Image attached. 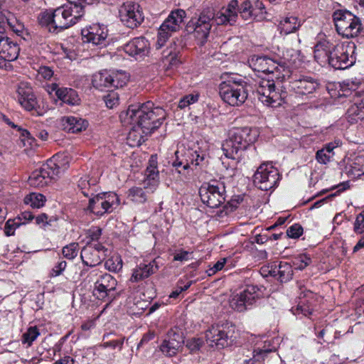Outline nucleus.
Returning <instances> with one entry per match:
<instances>
[{
    "label": "nucleus",
    "mask_w": 364,
    "mask_h": 364,
    "mask_svg": "<svg viewBox=\"0 0 364 364\" xmlns=\"http://www.w3.org/2000/svg\"><path fill=\"white\" fill-rule=\"evenodd\" d=\"M186 17V12L181 9H177L170 12L159 28L155 45L156 49L162 48L171 35L182 28Z\"/></svg>",
    "instance_id": "nucleus-10"
},
{
    "label": "nucleus",
    "mask_w": 364,
    "mask_h": 364,
    "mask_svg": "<svg viewBox=\"0 0 364 364\" xmlns=\"http://www.w3.org/2000/svg\"><path fill=\"white\" fill-rule=\"evenodd\" d=\"M301 21L296 16H287L282 19L278 25L281 34L288 35L296 31L301 26Z\"/></svg>",
    "instance_id": "nucleus-36"
},
{
    "label": "nucleus",
    "mask_w": 364,
    "mask_h": 364,
    "mask_svg": "<svg viewBox=\"0 0 364 364\" xmlns=\"http://www.w3.org/2000/svg\"><path fill=\"white\" fill-rule=\"evenodd\" d=\"M149 43L143 36L134 38L123 46V50L129 56L141 60L149 53Z\"/></svg>",
    "instance_id": "nucleus-24"
},
{
    "label": "nucleus",
    "mask_w": 364,
    "mask_h": 364,
    "mask_svg": "<svg viewBox=\"0 0 364 364\" xmlns=\"http://www.w3.org/2000/svg\"><path fill=\"white\" fill-rule=\"evenodd\" d=\"M61 124L64 130L71 133H77L86 129L88 122L79 117L67 116L61 119Z\"/></svg>",
    "instance_id": "nucleus-29"
},
{
    "label": "nucleus",
    "mask_w": 364,
    "mask_h": 364,
    "mask_svg": "<svg viewBox=\"0 0 364 364\" xmlns=\"http://www.w3.org/2000/svg\"><path fill=\"white\" fill-rule=\"evenodd\" d=\"M100 1L68 0V4L41 13L39 23L50 32L58 33L76 24L84 16L87 5L98 4Z\"/></svg>",
    "instance_id": "nucleus-1"
},
{
    "label": "nucleus",
    "mask_w": 364,
    "mask_h": 364,
    "mask_svg": "<svg viewBox=\"0 0 364 364\" xmlns=\"http://www.w3.org/2000/svg\"><path fill=\"white\" fill-rule=\"evenodd\" d=\"M214 10L206 8L199 14L198 17L192 18L187 23V31L193 34L198 45L202 46L207 42L214 23Z\"/></svg>",
    "instance_id": "nucleus-8"
},
{
    "label": "nucleus",
    "mask_w": 364,
    "mask_h": 364,
    "mask_svg": "<svg viewBox=\"0 0 364 364\" xmlns=\"http://www.w3.org/2000/svg\"><path fill=\"white\" fill-rule=\"evenodd\" d=\"M119 16L126 27L132 29L140 26L144 18L139 4L133 1H127L119 7Z\"/></svg>",
    "instance_id": "nucleus-17"
},
{
    "label": "nucleus",
    "mask_w": 364,
    "mask_h": 364,
    "mask_svg": "<svg viewBox=\"0 0 364 364\" xmlns=\"http://www.w3.org/2000/svg\"><path fill=\"white\" fill-rule=\"evenodd\" d=\"M113 80L111 76V72L104 70L95 74L92 77V82L95 87L99 90L111 87V81Z\"/></svg>",
    "instance_id": "nucleus-40"
},
{
    "label": "nucleus",
    "mask_w": 364,
    "mask_h": 364,
    "mask_svg": "<svg viewBox=\"0 0 364 364\" xmlns=\"http://www.w3.org/2000/svg\"><path fill=\"white\" fill-rule=\"evenodd\" d=\"M314 331L318 338V343L320 344L331 343L337 338V331L332 326L327 325L323 328L318 330V326H316Z\"/></svg>",
    "instance_id": "nucleus-37"
},
{
    "label": "nucleus",
    "mask_w": 364,
    "mask_h": 364,
    "mask_svg": "<svg viewBox=\"0 0 364 364\" xmlns=\"http://www.w3.org/2000/svg\"><path fill=\"white\" fill-rule=\"evenodd\" d=\"M119 198L114 192L102 193L90 198L87 210L97 215L112 213L119 205Z\"/></svg>",
    "instance_id": "nucleus-12"
},
{
    "label": "nucleus",
    "mask_w": 364,
    "mask_h": 364,
    "mask_svg": "<svg viewBox=\"0 0 364 364\" xmlns=\"http://www.w3.org/2000/svg\"><path fill=\"white\" fill-rule=\"evenodd\" d=\"M107 249L100 242L85 245L81 250L80 258L83 264L94 267L102 263L107 255Z\"/></svg>",
    "instance_id": "nucleus-20"
},
{
    "label": "nucleus",
    "mask_w": 364,
    "mask_h": 364,
    "mask_svg": "<svg viewBox=\"0 0 364 364\" xmlns=\"http://www.w3.org/2000/svg\"><path fill=\"white\" fill-rule=\"evenodd\" d=\"M242 198L237 196L232 198L228 203L224 206V211L225 214L233 212L237 208L238 205L242 201Z\"/></svg>",
    "instance_id": "nucleus-63"
},
{
    "label": "nucleus",
    "mask_w": 364,
    "mask_h": 364,
    "mask_svg": "<svg viewBox=\"0 0 364 364\" xmlns=\"http://www.w3.org/2000/svg\"><path fill=\"white\" fill-rule=\"evenodd\" d=\"M273 87H275V82L274 80L262 79L260 80L256 88V92L257 93L258 98L261 102L267 100L265 92L268 89H272Z\"/></svg>",
    "instance_id": "nucleus-47"
},
{
    "label": "nucleus",
    "mask_w": 364,
    "mask_h": 364,
    "mask_svg": "<svg viewBox=\"0 0 364 364\" xmlns=\"http://www.w3.org/2000/svg\"><path fill=\"white\" fill-rule=\"evenodd\" d=\"M267 61V66H268V68L265 70V73L275 74L277 80L280 81L284 80L287 77H289L288 68L282 65L281 61L278 62L272 58H269Z\"/></svg>",
    "instance_id": "nucleus-34"
},
{
    "label": "nucleus",
    "mask_w": 364,
    "mask_h": 364,
    "mask_svg": "<svg viewBox=\"0 0 364 364\" xmlns=\"http://www.w3.org/2000/svg\"><path fill=\"white\" fill-rule=\"evenodd\" d=\"M199 196L203 203L210 208H217L226 200L225 184L216 180L205 183L199 189Z\"/></svg>",
    "instance_id": "nucleus-11"
},
{
    "label": "nucleus",
    "mask_w": 364,
    "mask_h": 364,
    "mask_svg": "<svg viewBox=\"0 0 364 364\" xmlns=\"http://www.w3.org/2000/svg\"><path fill=\"white\" fill-rule=\"evenodd\" d=\"M123 266V262L120 256L115 255L109 258L105 262V267L109 272H119Z\"/></svg>",
    "instance_id": "nucleus-51"
},
{
    "label": "nucleus",
    "mask_w": 364,
    "mask_h": 364,
    "mask_svg": "<svg viewBox=\"0 0 364 364\" xmlns=\"http://www.w3.org/2000/svg\"><path fill=\"white\" fill-rule=\"evenodd\" d=\"M46 200V197L43 194L37 193H31L24 198L26 204L31 205L32 208H36L43 207Z\"/></svg>",
    "instance_id": "nucleus-46"
},
{
    "label": "nucleus",
    "mask_w": 364,
    "mask_h": 364,
    "mask_svg": "<svg viewBox=\"0 0 364 364\" xmlns=\"http://www.w3.org/2000/svg\"><path fill=\"white\" fill-rule=\"evenodd\" d=\"M40 335L41 333L37 326H30L27 331L23 333L21 342L23 344H26L27 347H31Z\"/></svg>",
    "instance_id": "nucleus-45"
},
{
    "label": "nucleus",
    "mask_w": 364,
    "mask_h": 364,
    "mask_svg": "<svg viewBox=\"0 0 364 364\" xmlns=\"http://www.w3.org/2000/svg\"><path fill=\"white\" fill-rule=\"evenodd\" d=\"M291 89L299 95H309L320 87L318 80L308 75H300L290 82Z\"/></svg>",
    "instance_id": "nucleus-23"
},
{
    "label": "nucleus",
    "mask_w": 364,
    "mask_h": 364,
    "mask_svg": "<svg viewBox=\"0 0 364 364\" xmlns=\"http://www.w3.org/2000/svg\"><path fill=\"white\" fill-rule=\"evenodd\" d=\"M281 62L282 65H284L285 67L288 68L290 74L291 70L293 68H297L301 63L300 51L292 48L286 49L283 52L282 60Z\"/></svg>",
    "instance_id": "nucleus-31"
},
{
    "label": "nucleus",
    "mask_w": 364,
    "mask_h": 364,
    "mask_svg": "<svg viewBox=\"0 0 364 364\" xmlns=\"http://www.w3.org/2000/svg\"><path fill=\"white\" fill-rule=\"evenodd\" d=\"M97 183L96 178H90L85 176L80 178L77 186L85 196L90 198L97 192Z\"/></svg>",
    "instance_id": "nucleus-39"
},
{
    "label": "nucleus",
    "mask_w": 364,
    "mask_h": 364,
    "mask_svg": "<svg viewBox=\"0 0 364 364\" xmlns=\"http://www.w3.org/2000/svg\"><path fill=\"white\" fill-rule=\"evenodd\" d=\"M238 1L232 0L228 7L223 11L229 18V24L232 25L236 22L237 18Z\"/></svg>",
    "instance_id": "nucleus-54"
},
{
    "label": "nucleus",
    "mask_w": 364,
    "mask_h": 364,
    "mask_svg": "<svg viewBox=\"0 0 364 364\" xmlns=\"http://www.w3.org/2000/svg\"><path fill=\"white\" fill-rule=\"evenodd\" d=\"M158 269L159 265L156 259H154L149 264H140L133 270L130 281L137 282L143 280L154 274Z\"/></svg>",
    "instance_id": "nucleus-27"
},
{
    "label": "nucleus",
    "mask_w": 364,
    "mask_h": 364,
    "mask_svg": "<svg viewBox=\"0 0 364 364\" xmlns=\"http://www.w3.org/2000/svg\"><path fill=\"white\" fill-rule=\"evenodd\" d=\"M253 178L255 185L262 191L274 188L280 178L278 170L269 162L262 164Z\"/></svg>",
    "instance_id": "nucleus-13"
},
{
    "label": "nucleus",
    "mask_w": 364,
    "mask_h": 364,
    "mask_svg": "<svg viewBox=\"0 0 364 364\" xmlns=\"http://www.w3.org/2000/svg\"><path fill=\"white\" fill-rule=\"evenodd\" d=\"M198 100V94H189L183 97H182L179 102H178V107L180 109H184L189 106L190 105H192L195 102H196Z\"/></svg>",
    "instance_id": "nucleus-59"
},
{
    "label": "nucleus",
    "mask_w": 364,
    "mask_h": 364,
    "mask_svg": "<svg viewBox=\"0 0 364 364\" xmlns=\"http://www.w3.org/2000/svg\"><path fill=\"white\" fill-rule=\"evenodd\" d=\"M234 329L228 326H213L205 333L207 343L213 346L223 348L234 342Z\"/></svg>",
    "instance_id": "nucleus-16"
},
{
    "label": "nucleus",
    "mask_w": 364,
    "mask_h": 364,
    "mask_svg": "<svg viewBox=\"0 0 364 364\" xmlns=\"http://www.w3.org/2000/svg\"><path fill=\"white\" fill-rule=\"evenodd\" d=\"M355 51L356 46L353 41L334 44L327 39H322L314 46V58L322 66L328 64L335 69L344 70L355 63Z\"/></svg>",
    "instance_id": "nucleus-2"
},
{
    "label": "nucleus",
    "mask_w": 364,
    "mask_h": 364,
    "mask_svg": "<svg viewBox=\"0 0 364 364\" xmlns=\"http://www.w3.org/2000/svg\"><path fill=\"white\" fill-rule=\"evenodd\" d=\"M111 76L113 80L111 81L112 88L122 87L127 84L129 77L125 72H111Z\"/></svg>",
    "instance_id": "nucleus-49"
},
{
    "label": "nucleus",
    "mask_w": 364,
    "mask_h": 364,
    "mask_svg": "<svg viewBox=\"0 0 364 364\" xmlns=\"http://www.w3.org/2000/svg\"><path fill=\"white\" fill-rule=\"evenodd\" d=\"M203 343V338L193 337L186 341V346L191 353H195L200 349Z\"/></svg>",
    "instance_id": "nucleus-57"
},
{
    "label": "nucleus",
    "mask_w": 364,
    "mask_h": 364,
    "mask_svg": "<svg viewBox=\"0 0 364 364\" xmlns=\"http://www.w3.org/2000/svg\"><path fill=\"white\" fill-rule=\"evenodd\" d=\"M178 154V151H176V159L173 162V166L176 168L182 166L184 170H186L191 165L197 166L204 160V154H200L199 151L192 149L185 151L183 159L180 160Z\"/></svg>",
    "instance_id": "nucleus-25"
},
{
    "label": "nucleus",
    "mask_w": 364,
    "mask_h": 364,
    "mask_svg": "<svg viewBox=\"0 0 364 364\" xmlns=\"http://www.w3.org/2000/svg\"><path fill=\"white\" fill-rule=\"evenodd\" d=\"M21 225V223L16 222L15 220L9 219L6 221L5 228H4V232L6 236H11L14 234L15 230L19 227Z\"/></svg>",
    "instance_id": "nucleus-64"
},
{
    "label": "nucleus",
    "mask_w": 364,
    "mask_h": 364,
    "mask_svg": "<svg viewBox=\"0 0 364 364\" xmlns=\"http://www.w3.org/2000/svg\"><path fill=\"white\" fill-rule=\"evenodd\" d=\"M346 173L349 176L356 178L364 175V156H358L346 166Z\"/></svg>",
    "instance_id": "nucleus-41"
},
{
    "label": "nucleus",
    "mask_w": 364,
    "mask_h": 364,
    "mask_svg": "<svg viewBox=\"0 0 364 364\" xmlns=\"http://www.w3.org/2000/svg\"><path fill=\"white\" fill-rule=\"evenodd\" d=\"M336 31L347 38L364 35L360 18L347 10H336L333 14Z\"/></svg>",
    "instance_id": "nucleus-7"
},
{
    "label": "nucleus",
    "mask_w": 364,
    "mask_h": 364,
    "mask_svg": "<svg viewBox=\"0 0 364 364\" xmlns=\"http://www.w3.org/2000/svg\"><path fill=\"white\" fill-rule=\"evenodd\" d=\"M314 298V294L312 291L309 290H302L301 289L300 293V301L299 302L296 308H292L291 311L295 315H299L300 314L307 316L311 315L313 312L314 309L311 306V302L309 301V299Z\"/></svg>",
    "instance_id": "nucleus-30"
},
{
    "label": "nucleus",
    "mask_w": 364,
    "mask_h": 364,
    "mask_svg": "<svg viewBox=\"0 0 364 364\" xmlns=\"http://www.w3.org/2000/svg\"><path fill=\"white\" fill-rule=\"evenodd\" d=\"M178 51L176 49V45L171 44L166 49L164 50L161 53V58L165 65L172 68L177 67L180 64V60L178 58Z\"/></svg>",
    "instance_id": "nucleus-38"
},
{
    "label": "nucleus",
    "mask_w": 364,
    "mask_h": 364,
    "mask_svg": "<svg viewBox=\"0 0 364 364\" xmlns=\"http://www.w3.org/2000/svg\"><path fill=\"white\" fill-rule=\"evenodd\" d=\"M239 11L242 18L245 20H249L253 15V11L252 10L251 1L246 0L242 3L239 8Z\"/></svg>",
    "instance_id": "nucleus-56"
},
{
    "label": "nucleus",
    "mask_w": 364,
    "mask_h": 364,
    "mask_svg": "<svg viewBox=\"0 0 364 364\" xmlns=\"http://www.w3.org/2000/svg\"><path fill=\"white\" fill-rule=\"evenodd\" d=\"M303 233V228L298 223L293 224L287 230V236L290 238H299Z\"/></svg>",
    "instance_id": "nucleus-61"
},
{
    "label": "nucleus",
    "mask_w": 364,
    "mask_h": 364,
    "mask_svg": "<svg viewBox=\"0 0 364 364\" xmlns=\"http://www.w3.org/2000/svg\"><path fill=\"white\" fill-rule=\"evenodd\" d=\"M277 273H279L278 280L280 282L285 283L289 282L292 279L293 276L291 264L286 262H280L278 264Z\"/></svg>",
    "instance_id": "nucleus-44"
},
{
    "label": "nucleus",
    "mask_w": 364,
    "mask_h": 364,
    "mask_svg": "<svg viewBox=\"0 0 364 364\" xmlns=\"http://www.w3.org/2000/svg\"><path fill=\"white\" fill-rule=\"evenodd\" d=\"M117 281L111 274L104 273L95 282L93 295L98 299L105 300L107 298L115 297Z\"/></svg>",
    "instance_id": "nucleus-21"
},
{
    "label": "nucleus",
    "mask_w": 364,
    "mask_h": 364,
    "mask_svg": "<svg viewBox=\"0 0 364 364\" xmlns=\"http://www.w3.org/2000/svg\"><path fill=\"white\" fill-rule=\"evenodd\" d=\"M258 136L257 131L250 127L234 128L230 131L228 138L222 144L224 155L233 160L238 159L241 153Z\"/></svg>",
    "instance_id": "nucleus-4"
},
{
    "label": "nucleus",
    "mask_w": 364,
    "mask_h": 364,
    "mask_svg": "<svg viewBox=\"0 0 364 364\" xmlns=\"http://www.w3.org/2000/svg\"><path fill=\"white\" fill-rule=\"evenodd\" d=\"M158 269L159 265L156 259H154L149 264H140L133 270L130 281L137 282L143 280L154 274Z\"/></svg>",
    "instance_id": "nucleus-28"
},
{
    "label": "nucleus",
    "mask_w": 364,
    "mask_h": 364,
    "mask_svg": "<svg viewBox=\"0 0 364 364\" xmlns=\"http://www.w3.org/2000/svg\"><path fill=\"white\" fill-rule=\"evenodd\" d=\"M276 350L275 346H271L270 341H265L262 347H257L252 352V358L245 360L244 364H255L262 362L272 352Z\"/></svg>",
    "instance_id": "nucleus-32"
},
{
    "label": "nucleus",
    "mask_w": 364,
    "mask_h": 364,
    "mask_svg": "<svg viewBox=\"0 0 364 364\" xmlns=\"http://www.w3.org/2000/svg\"><path fill=\"white\" fill-rule=\"evenodd\" d=\"M56 97L63 103L72 106L77 105L80 102L77 91L70 87H60V90H56Z\"/></svg>",
    "instance_id": "nucleus-35"
},
{
    "label": "nucleus",
    "mask_w": 364,
    "mask_h": 364,
    "mask_svg": "<svg viewBox=\"0 0 364 364\" xmlns=\"http://www.w3.org/2000/svg\"><path fill=\"white\" fill-rule=\"evenodd\" d=\"M265 96L267 100L262 102L267 106L277 107L282 104L287 97V92L282 90L279 91V89L277 88L275 85L272 89H268L265 92Z\"/></svg>",
    "instance_id": "nucleus-33"
},
{
    "label": "nucleus",
    "mask_w": 364,
    "mask_h": 364,
    "mask_svg": "<svg viewBox=\"0 0 364 364\" xmlns=\"http://www.w3.org/2000/svg\"><path fill=\"white\" fill-rule=\"evenodd\" d=\"M360 83L358 81L346 80L341 84L343 95H348L355 92L353 96V102L364 109V92H357Z\"/></svg>",
    "instance_id": "nucleus-26"
},
{
    "label": "nucleus",
    "mask_w": 364,
    "mask_h": 364,
    "mask_svg": "<svg viewBox=\"0 0 364 364\" xmlns=\"http://www.w3.org/2000/svg\"><path fill=\"white\" fill-rule=\"evenodd\" d=\"M311 262L310 256L306 254H301L292 259V264L296 269L303 270Z\"/></svg>",
    "instance_id": "nucleus-53"
},
{
    "label": "nucleus",
    "mask_w": 364,
    "mask_h": 364,
    "mask_svg": "<svg viewBox=\"0 0 364 364\" xmlns=\"http://www.w3.org/2000/svg\"><path fill=\"white\" fill-rule=\"evenodd\" d=\"M79 244L77 242H71L65 245L62 249V254L68 259H73L78 254Z\"/></svg>",
    "instance_id": "nucleus-55"
},
{
    "label": "nucleus",
    "mask_w": 364,
    "mask_h": 364,
    "mask_svg": "<svg viewBox=\"0 0 364 364\" xmlns=\"http://www.w3.org/2000/svg\"><path fill=\"white\" fill-rule=\"evenodd\" d=\"M104 101L108 108H113L119 104V94L116 92L111 91L104 96Z\"/></svg>",
    "instance_id": "nucleus-58"
},
{
    "label": "nucleus",
    "mask_w": 364,
    "mask_h": 364,
    "mask_svg": "<svg viewBox=\"0 0 364 364\" xmlns=\"http://www.w3.org/2000/svg\"><path fill=\"white\" fill-rule=\"evenodd\" d=\"M132 126L127 135V141L131 146H139L145 141L148 135H145L143 129H137L135 124H129Z\"/></svg>",
    "instance_id": "nucleus-42"
},
{
    "label": "nucleus",
    "mask_w": 364,
    "mask_h": 364,
    "mask_svg": "<svg viewBox=\"0 0 364 364\" xmlns=\"http://www.w3.org/2000/svg\"><path fill=\"white\" fill-rule=\"evenodd\" d=\"M19 50L18 45L8 36L6 23L0 22V68H6L16 60Z\"/></svg>",
    "instance_id": "nucleus-14"
},
{
    "label": "nucleus",
    "mask_w": 364,
    "mask_h": 364,
    "mask_svg": "<svg viewBox=\"0 0 364 364\" xmlns=\"http://www.w3.org/2000/svg\"><path fill=\"white\" fill-rule=\"evenodd\" d=\"M270 57L264 55H252L248 60V63L250 67L256 72H262L265 73V70H267L268 66H267L268 63V60Z\"/></svg>",
    "instance_id": "nucleus-43"
},
{
    "label": "nucleus",
    "mask_w": 364,
    "mask_h": 364,
    "mask_svg": "<svg viewBox=\"0 0 364 364\" xmlns=\"http://www.w3.org/2000/svg\"><path fill=\"white\" fill-rule=\"evenodd\" d=\"M250 85L240 75H231L219 85L222 100L230 106H240L247 99Z\"/></svg>",
    "instance_id": "nucleus-5"
},
{
    "label": "nucleus",
    "mask_w": 364,
    "mask_h": 364,
    "mask_svg": "<svg viewBox=\"0 0 364 364\" xmlns=\"http://www.w3.org/2000/svg\"><path fill=\"white\" fill-rule=\"evenodd\" d=\"M119 117L124 126L135 124L137 129H143L145 135H150L161 126L166 112L161 107H156L152 102L148 101L129 106Z\"/></svg>",
    "instance_id": "nucleus-3"
},
{
    "label": "nucleus",
    "mask_w": 364,
    "mask_h": 364,
    "mask_svg": "<svg viewBox=\"0 0 364 364\" xmlns=\"http://www.w3.org/2000/svg\"><path fill=\"white\" fill-rule=\"evenodd\" d=\"M183 343V333L178 328H173L167 332L159 348L164 355L171 358L176 355Z\"/></svg>",
    "instance_id": "nucleus-19"
},
{
    "label": "nucleus",
    "mask_w": 364,
    "mask_h": 364,
    "mask_svg": "<svg viewBox=\"0 0 364 364\" xmlns=\"http://www.w3.org/2000/svg\"><path fill=\"white\" fill-rule=\"evenodd\" d=\"M263 287L247 285L243 289L232 294L229 299L230 307L237 312H244L252 308L262 296Z\"/></svg>",
    "instance_id": "nucleus-9"
},
{
    "label": "nucleus",
    "mask_w": 364,
    "mask_h": 364,
    "mask_svg": "<svg viewBox=\"0 0 364 364\" xmlns=\"http://www.w3.org/2000/svg\"><path fill=\"white\" fill-rule=\"evenodd\" d=\"M7 26L18 36L25 38L24 35H28L24 25L16 18H11L7 19Z\"/></svg>",
    "instance_id": "nucleus-52"
},
{
    "label": "nucleus",
    "mask_w": 364,
    "mask_h": 364,
    "mask_svg": "<svg viewBox=\"0 0 364 364\" xmlns=\"http://www.w3.org/2000/svg\"><path fill=\"white\" fill-rule=\"evenodd\" d=\"M107 31L105 25L93 24L82 30V38L84 42L102 48L107 44Z\"/></svg>",
    "instance_id": "nucleus-22"
},
{
    "label": "nucleus",
    "mask_w": 364,
    "mask_h": 364,
    "mask_svg": "<svg viewBox=\"0 0 364 364\" xmlns=\"http://www.w3.org/2000/svg\"><path fill=\"white\" fill-rule=\"evenodd\" d=\"M348 117L351 123L357 122L364 119V109L353 102V105L348 109Z\"/></svg>",
    "instance_id": "nucleus-48"
},
{
    "label": "nucleus",
    "mask_w": 364,
    "mask_h": 364,
    "mask_svg": "<svg viewBox=\"0 0 364 364\" xmlns=\"http://www.w3.org/2000/svg\"><path fill=\"white\" fill-rule=\"evenodd\" d=\"M193 252L179 249L173 253V261H179L181 262L188 261L192 259Z\"/></svg>",
    "instance_id": "nucleus-60"
},
{
    "label": "nucleus",
    "mask_w": 364,
    "mask_h": 364,
    "mask_svg": "<svg viewBox=\"0 0 364 364\" xmlns=\"http://www.w3.org/2000/svg\"><path fill=\"white\" fill-rule=\"evenodd\" d=\"M102 230L97 226H92L86 230V244L96 245L102 236Z\"/></svg>",
    "instance_id": "nucleus-50"
},
{
    "label": "nucleus",
    "mask_w": 364,
    "mask_h": 364,
    "mask_svg": "<svg viewBox=\"0 0 364 364\" xmlns=\"http://www.w3.org/2000/svg\"><path fill=\"white\" fill-rule=\"evenodd\" d=\"M60 167L53 161L50 160L39 169L32 172L28 178V183L34 188H42L60 173Z\"/></svg>",
    "instance_id": "nucleus-15"
},
{
    "label": "nucleus",
    "mask_w": 364,
    "mask_h": 364,
    "mask_svg": "<svg viewBox=\"0 0 364 364\" xmlns=\"http://www.w3.org/2000/svg\"><path fill=\"white\" fill-rule=\"evenodd\" d=\"M353 230L356 234L364 233V210L357 215Z\"/></svg>",
    "instance_id": "nucleus-62"
},
{
    "label": "nucleus",
    "mask_w": 364,
    "mask_h": 364,
    "mask_svg": "<svg viewBox=\"0 0 364 364\" xmlns=\"http://www.w3.org/2000/svg\"><path fill=\"white\" fill-rule=\"evenodd\" d=\"M14 98L26 111L33 112L36 115H42L38 109V100L28 82H21L16 88Z\"/></svg>",
    "instance_id": "nucleus-18"
},
{
    "label": "nucleus",
    "mask_w": 364,
    "mask_h": 364,
    "mask_svg": "<svg viewBox=\"0 0 364 364\" xmlns=\"http://www.w3.org/2000/svg\"><path fill=\"white\" fill-rule=\"evenodd\" d=\"M157 158L151 156L149 165L145 171L143 187H132L128 191V198L136 203H144L149 195L153 193L159 185V172L157 168Z\"/></svg>",
    "instance_id": "nucleus-6"
}]
</instances>
